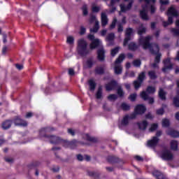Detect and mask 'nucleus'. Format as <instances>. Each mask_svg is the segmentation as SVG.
<instances>
[{"label":"nucleus","mask_w":179,"mask_h":179,"mask_svg":"<svg viewBox=\"0 0 179 179\" xmlns=\"http://www.w3.org/2000/svg\"><path fill=\"white\" fill-rule=\"evenodd\" d=\"M152 37L151 36H147L145 37L141 36L139 38V44L140 45H142L144 50H148V48H149L151 54L156 55L155 62L151 64V66H152V68H159V63L160 62L162 54L159 53V51H160L159 45L156 43H150V40H152Z\"/></svg>","instance_id":"nucleus-1"},{"label":"nucleus","mask_w":179,"mask_h":179,"mask_svg":"<svg viewBox=\"0 0 179 179\" xmlns=\"http://www.w3.org/2000/svg\"><path fill=\"white\" fill-rule=\"evenodd\" d=\"M53 130L54 129L51 127L43 128L40 130V135L41 136H44L45 138H48L50 141V143H53L55 145H57V143H61V145H62V141H65V140L57 136L45 135V134H48V132H51V131H53Z\"/></svg>","instance_id":"nucleus-2"},{"label":"nucleus","mask_w":179,"mask_h":179,"mask_svg":"<svg viewBox=\"0 0 179 179\" xmlns=\"http://www.w3.org/2000/svg\"><path fill=\"white\" fill-rule=\"evenodd\" d=\"M78 52L81 57H87L90 54V50L87 49V43L85 39L78 41Z\"/></svg>","instance_id":"nucleus-3"},{"label":"nucleus","mask_w":179,"mask_h":179,"mask_svg":"<svg viewBox=\"0 0 179 179\" xmlns=\"http://www.w3.org/2000/svg\"><path fill=\"white\" fill-rule=\"evenodd\" d=\"M124 59V54H120L119 57L116 59L114 67L115 75H121L122 73V65H121V62H122Z\"/></svg>","instance_id":"nucleus-4"},{"label":"nucleus","mask_w":179,"mask_h":179,"mask_svg":"<svg viewBox=\"0 0 179 179\" xmlns=\"http://www.w3.org/2000/svg\"><path fill=\"white\" fill-rule=\"evenodd\" d=\"M166 15L168 16V22H163L164 27H167V26L173 24V17H174V16H178V13H177V10H176V8H174V7H171L170 8H169Z\"/></svg>","instance_id":"nucleus-5"},{"label":"nucleus","mask_w":179,"mask_h":179,"mask_svg":"<svg viewBox=\"0 0 179 179\" xmlns=\"http://www.w3.org/2000/svg\"><path fill=\"white\" fill-rule=\"evenodd\" d=\"M162 134L163 132L160 130L157 131L156 133V136H154L152 139L148 141V145L150 148H155V146L157 145V143H159V136H162Z\"/></svg>","instance_id":"nucleus-6"},{"label":"nucleus","mask_w":179,"mask_h":179,"mask_svg":"<svg viewBox=\"0 0 179 179\" xmlns=\"http://www.w3.org/2000/svg\"><path fill=\"white\" fill-rule=\"evenodd\" d=\"M88 38L92 41L90 45V48L91 50H94V48H97V47H99V45L101 44V41H100V39L94 38V35H88Z\"/></svg>","instance_id":"nucleus-7"},{"label":"nucleus","mask_w":179,"mask_h":179,"mask_svg":"<svg viewBox=\"0 0 179 179\" xmlns=\"http://www.w3.org/2000/svg\"><path fill=\"white\" fill-rule=\"evenodd\" d=\"M62 146L64 148H69L70 149H75L80 142L77 141L76 140H73L71 141H68L66 140L62 141Z\"/></svg>","instance_id":"nucleus-8"},{"label":"nucleus","mask_w":179,"mask_h":179,"mask_svg":"<svg viewBox=\"0 0 179 179\" xmlns=\"http://www.w3.org/2000/svg\"><path fill=\"white\" fill-rule=\"evenodd\" d=\"M145 78H146V73L143 71L138 75V80H135L134 83L135 89H139L141 87V85H142V82H143Z\"/></svg>","instance_id":"nucleus-9"},{"label":"nucleus","mask_w":179,"mask_h":179,"mask_svg":"<svg viewBox=\"0 0 179 179\" xmlns=\"http://www.w3.org/2000/svg\"><path fill=\"white\" fill-rule=\"evenodd\" d=\"M132 34H134V29L132 28H127L125 31V37L123 42L124 47L128 44V41H130Z\"/></svg>","instance_id":"nucleus-10"},{"label":"nucleus","mask_w":179,"mask_h":179,"mask_svg":"<svg viewBox=\"0 0 179 179\" xmlns=\"http://www.w3.org/2000/svg\"><path fill=\"white\" fill-rule=\"evenodd\" d=\"M136 118V113H131L130 115H125L122 120V125L127 126L129 124V120H134Z\"/></svg>","instance_id":"nucleus-11"},{"label":"nucleus","mask_w":179,"mask_h":179,"mask_svg":"<svg viewBox=\"0 0 179 179\" xmlns=\"http://www.w3.org/2000/svg\"><path fill=\"white\" fill-rule=\"evenodd\" d=\"M161 157L164 160L171 161L173 160V159H174V155H173L171 151L166 150L162 152Z\"/></svg>","instance_id":"nucleus-12"},{"label":"nucleus","mask_w":179,"mask_h":179,"mask_svg":"<svg viewBox=\"0 0 179 179\" xmlns=\"http://www.w3.org/2000/svg\"><path fill=\"white\" fill-rule=\"evenodd\" d=\"M145 111H146V108L143 105H138L136 106L134 109V113L133 114H136V117L137 115L144 114Z\"/></svg>","instance_id":"nucleus-13"},{"label":"nucleus","mask_w":179,"mask_h":179,"mask_svg":"<svg viewBox=\"0 0 179 179\" xmlns=\"http://www.w3.org/2000/svg\"><path fill=\"white\" fill-rule=\"evenodd\" d=\"M133 3H134V0H130L127 6H125L124 3H121L120 4L121 12H127L128 10H130L131 8H132Z\"/></svg>","instance_id":"nucleus-14"},{"label":"nucleus","mask_w":179,"mask_h":179,"mask_svg":"<svg viewBox=\"0 0 179 179\" xmlns=\"http://www.w3.org/2000/svg\"><path fill=\"white\" fill-rule=\"evenodd\" d=\"M141 97L143 100H148L150 104H153V103H155V99L149 98V95L145 91L141 92Z\"/></svg>","instance_id":"nucleus-15"},{"label":"nucleus","mask_w":179,"mask_h":179,"mask_svg":"<svg viewBox=\"0 0 179 179\" xmlns=\"http://www.w3.org/2000/svg\"><path fill=\"white\" fill-rule=\"evenodd\" d=\"M101 26L105 27L108 24V17H107V14L105 12L101 13Z\"/></svg>","instance_id":"nucleus-16"},{"label":"nucleus","mask_w":179,"mask_h":179,"mask_svg":"<svg viewBox=\"0 0 179 179\" xmlns=\"http://www.w3.org/2000/svg\"><path fill=\"white\" fill-rule=\"evenodd\" d=\"M164 67L162 69L163 72H167L169 69H173V64L170 62V59H166L164 61Z\"/></svg>","instance_id":"nucleus-17"},{"label":"nucleus","mask_w":179,"mask_h":179,"mask_svg":"<svg viewBox=\"0 0 179 179\" xmlns=\"http://www.w3.org/2000/svg\"><path fill=\"white\" fill-rule=\"evenodd\" d=\"M104 54H106V51H104V48H100L97 51V58L99 61H104Z\"/></svg>","instance_id":"nucleus-18"},{"label":"nucleus","mask_w":179,"mask_h":179,"mask_svg":"<svg viewBox=\"0 0 179 179\" xmlns=\"http://www.w3.org/2000/svg\"><path fill=\"white\" fill-rule=\"evenodd\" d=\"M114 38H115V35L114 33H110L107 35L106 41H108L109 45H113L114 44Z\"/></svg>","instance_id":"nucleus-19"},{"label":"nucleus","mask_w":179,"mask_h":179,"mask_svg":"<svg viewBox=\"0 0 179 179\" xmlns=\"http://www.w3.org/2000/svg\"><path fill=\"white\" fill-rule=\"evenodd\" d=\"M15 124L20 127H27V122L20 119V117H17L15 120Z\"/></svg>","instance_id":"nucleus-20"},{"label":"nucleus","mask_w":179,"mask_h":179,"mask_svg":"<svg viewBox=\"0 0 179 179\" xmlns=\"http://www.w3.org/2000/svg\"><path fill=\"white\" fill-rule=\"evenodd\" d=\"M166 134L167 135H169V136H171L172 138H178L179 136V132L173 129H169Z\"/></svg>","instance_id":"nucleus-21"},{"label":"nucleus","mask_w":179,"mask_h":179,"mask_svg":"<svg viewBox=\"0 0 179 179\" xmlns=\"http://www.w3.org/2000/svg\"><path fill=\"white\" fill-rule=\"evenodd\" d=\"M115 86H117V82L115 81H111L110 83L106 85V90L108 92H110V90H113L115 89Z\"/></svg>","instance_id":"nucleus-22"},{"label":"nucleus","mask_w":179,"mask_h":179,"mask_svg":"<svg viewBox=\"0 0 179 179\" xmlns=\"http://www.w3.org/2000/svg\"><path fill=\"white\" fill-rule=\"evenodd\" d=\"M107 161L109 163H118V162H120V158L115 156L110 155L108 157Z\"/></svg>","instance_id":"nucleus-23"},{"label":"nucleus","mask_w":179,"mask_h":179,"mask_svg":"<svg viewBox=\"0 0 179 179\" xmlns=\"http://www.w3.org/2000/svg\"><path fill=\"white\" fill-rule=\"evenodd\" d=\"M152 176H154V177H156L157 179H166V178H164V176L163 175V173H162L159 171H154L152 172Z\"/></svg>","instance_id":"nucleus-24"},{"label":"nucleus","mask_w":179,"mask_h":179,"mask_svg":"<svg viewBox=\"0 0 179 179\" xmlns=\"http://www.w3.org/2000/svg\"><path fill=\"white\" fill-rule=\"evenodd\" d=\"M99 29H100V25L99 21H96V23L93 28H91L90 31V33H97L99 31Z\"/></svg>","instance_id":"nucleus-25"},{"label":"nucleus","mask_w":179,"mask_h":179,"mask_svg":"<svg viewBox=\"0 0 179 179\" xmlns=\"http://www.w3.org/2000/svg\"><path fill=\"white\" fill-rule=\"evenodd\" d=\"M12 127V121L6 120L2 124L3 129H9V128Z\"/></svg>","instance_id":"nucleus-26"},{"label":"nucleus","mask_w":179,"mask_h":179,"mask_svg":"<svg viewBox=\"0 0 179 179\" xmlns=\"http://www.w3.org/2000/svg\"><path fill=\"white\" fill-rule=\"evenodd\" d=\"M139 129H141L142 131H145L146 129V127H148V122L146 120L143 121L142 122L138 123Z\"/></svg>","instance_id":"nucleus-27"},{"label":"nucleus","mask_w":179,"mask_h":179,"mask_svg":"<svg viewBox=\"0 0 179 179\" xmlns=\"http://www.w3.org/2000/svg\"><path fill=\"white\" fill-rule=\"evenodd\" d=\"M145 33H146V27L141 24L138 28V34L142 36V34H145Z\"/></svg>","instance_id":"nucleus-28"},{"label":"nucleus","mask_w":179,"mask_h":179,"mask_svg":"<svg viewBox=\"0 0 179 179\" xmlns=\"http://www.w3.org/2000/svg\"><path fill=\"white\" fill-rule=\"evenodd\" d=\"M104 71H106V66H98L95 69V72L98 75H103V73H104Z\"/></svg>","instance_id":"nucleus-29"},{"label":"nucleus","mask_w":179,"mask_h":179,"mask_svg":"<svg viewBox=\"0 0 179 179\" xmlns=\"http://www.w3.org/2000/svg\"><path fill=\"white\" fill-rule=\"evenodd\" d=\"M171 148L172 150H178V142L176 140L171 141Z\"/></svg>","instance_id":"nucleus-30"},{"label":"nucleus","mask_w":179,"mask_h":179,"mask_svg":"<svg viewBox=\"0 0 179 179\" xmlns=\"http://www.w3.org/2000/svg\"><path fill=\"white\" fill-rule=\"evenodd\" d=\"M148 76L150 79L155 80L157 79V75L156 74V72L155 71H148Z\"/></svg>","instance_id":"nucleus-31"},{"label":"nucleus","mask_w":179,"mask_h":179,"mask_svg":"<svg viewBox=\"0 0 179 179\" xmlns=\"http://www.w3.org/2000/svg\"><path fill=\"white\" fill-rule=\"evenodd\" d=\"M159 97L161 100H166V92L162 88H159Z\"/></svg>","instance_id":"nucleus-32"},{"label":"nucleus","mask_w":179,"mask_h":179,"mask_svg":"<svg viewBox=\"0 0 179 179\" xmlns=\"http://www.w3.org/2000/svg\"><path fill=\"white\" fill-rule=\"evenodd\" d=\"M84 138L87 140L89 141L90 142H94L96 143L97 142V138L94 137L90 136L89 134H85Z\"/></svg>","instance_id":"nucleus-33"},{"label":"nucleus","mask_w":179,"mask_h":179,"mask_svg":"<svg viewBox=\"0 0 179 179\" xmlns=\"http://www.w3.org/2000/svg\"><path fill=\"white\" fill-rule=\"evenodd\" d=\"M89 85H90V89L92 92L94 91V89H96V83L93 80H89Z\"/></svg>","instance_id":"nucleus-34"},{"label":"nucleus","mask_w":179,"mask_h":179,"mask_svg":"<svg viewBox=\"0 0 179 179\" xmlns=\"http://www.w3.org/2000/svg\"><path fill=\"white\" fill-rule=\"evenodd\" d=\"M121 107L124 111H128L131 108V106L127 103H122Z\"/></svg>","instance_id":"nucleus-35"},{"label":"nucleus","mask_w":179,"mask_h":179,"mask_svg":"<svg viewBox=\"0 0 179 179\" xmlns=\"http://www.w3.org/2000/svg\"><path fill=\"white\" fill-rule=\"evenodd\" d=\"M129 50L131 51H135V50H138V45L135 44V43L131 42L129 44Z\"/></svg>","instance_id":"nucleus-36"},{"label":"nucleus","mask_w":179,"mask_h":179,"mask_svg":"<svg viewBox=\"0 0 179 179\" xmlns=\"http://www.w3.org/2000/svg\"><path fill=\"white\" fill-rule=\"evenodd\" d=\"M103 94V88L99 87L96 92V99H101Z\"/></svg>","instance_id":"nucleus-37"},{"label":"nucleus","mask_w":179,"mask_h":179,"mask_svg":"<svg viewBox=\"0 0 179 179\" xmlns=\"http://www.w3.org/2000/svg\"><path fill=\"white\" fill-rule=\"evenodd\" d=\"M159 2L162 5L161 9H162V10H164V7L163 6V5H169V3H170V1H169V0H159Z\"/></svg>","instance_id":"nucleus-38"},{"label":"nucleus","mask_w":179,"mask_h":179,"mask_svg":"<svg viewBox=\"0 0 179 179\" xmlns=\"http://www.w3.org/2000/svg\"><path fill=\"white\" fill-rule=\"evenodd\" d=\"M158 125L157 124L155 123V124H151V127L149 129V131L150 132H155V131L157 130V129L158 128Z\"/></svg>","instance_id":"nucleus-39"},{"label":"nucleus","mask_w":179,"mask_h":179,"mask_svg":"<svg viewBox=\"0 0 179 179\" xmlns=\"http://www.w3.org/2000/svg\"><path fill=\"white\" fill-rule=\"evenodd\" d=\"M89 22L90 24H92V23H94V22L96 24V22H99V20H97V19L96 18V15H91Z\"/></svg>","instance_id":"nucleus-40"},{"label":"nucleus","mask_w":179,"mask_h":179,"mask_svg":"<svg viewBox=\"0 0 179 179\" xmlns=\"http://www.w3.org/2000/svg\"><path fill=\"white\" fill-rule=\"evenodd\" d=\"M170 125V120L169 119H164L162 120V127L167 128Z\"/></svg>","instance_id":"nucleus-41"},{"label":"nucleus","mask_w":179,"mask_h":179,"mask_svg":"<svg viewBox=\"0 0 179 179\" xmlns=\"http://www.w3.org/2000/svg\"><path fill=\"white\" fill-rule=\"evenodd\" d=\"M120 51V47H116L115 48L111 50V55L112 57H115V55L118 54Z\"/></svg>","instance_id":"nucleus-42"},{"label":"nucleus","mask_w":179,"mask_h":179,"mask_svg":"<svg viewBox=\"0 0 179 179\" xmlns=\"http://www.w3.org/2000/svg\"><path fill=\"white\" fill-rule=\"evenodd\" d=\"M93 64H94V62L93 61V59H88L87 61V68H92L93 66Z\"/></svg>","instance_id":"nucleus-43"},{"label":"nucleus","mask_w":179,"mask_h":179,"mask_svg":"<svg viewBox=\"0 0 179 179\" xmlns=\"http://www.w3.org/2000/svg\"><path fill=\"white\" fill-rule=\"evenodd\" d=\"M147 92L150 94H153L155 93V92H156V89L153 87H148L147 88Z\"/></svg>","instance_id":"nucleus-44"},{"label":"nucleus","mask_w":179,"mask_h":179,"mask_svg":"<svg viewBox=\"0 0 179 179\" xmlns=\"http://www.w3.org/2000/svg\"><path fill=\"white\" fill-rule=\"evenodd\" d=\"M115 24H117V19L115 17L109 27L110 30H113V29H115Z\"/></svg>","instance_id":"nucleus-45"},{"label":"nucleus","mask_w":179,"mask_h":179,"mask_svg":"<svg viewBox=\"0 0 179 179\" xmlns=\"http://www.w3.org/2000/svg\"><path fill=\"white\" fill-rule=\"evenodd\" d=\"M124 31V26L120 23L117 24V33H122Z\"/></svg>","instance_id":"nucleus-46"},{"label":"nucleus","mask_w":179,"mask_h":179,"mask_svg":"<svg viewBox=\"0 0 179 179\" xmlns=\"http://www.w3.org/2000/svg\"><path fill=\"white\" fill-rule=\"evenodd\" d=\"M171 33L173 36H179V29L178 28H173L171 29Z\"/></svg>","instance_id":"nucleus-47"},{"label":"nucleus","mask_w":179,"mask_h":179,"mask_svg":"<svg viewBox=\"0 0 179 179\" xmlns=\"http://www.w3.org/2000/svg\"><path fill=\"white\" fill-rule=\"evenodd\" d=\"M108 99L110 101H114V100H117V94H110L108 96Z\"/></svg>","instance_id":"nucleus-48"},{"label":"nucleus","mask_w":179,"mask_h":179,"mask_svg":"<svg viewBox=\"0 0 179 179\" xmlns=\"http://www.w3.org/2000/svg\"><path fill=\"white\" fill-rule=\"evenodd\" d=\"M83 9V13L84 15V16H87L88 12H87V5H84L82 8Z\"/></svg>","instance_id":"nucleus-49"},{"label":"nucleus","mask_w":179,"mask_h":179,"mask_svg":"<svg viewBox=\"0 0 179 179\" xmlns=\"http://www.w3.org/2000/svg\"><path fill=\"white\" fill-rule=\"evenodd\" d=\"M173 104L176 107H179V98L178 97L173 98Z\"/></svg>","instance_id":"nucleus-50"},{"label":"nucleus","mask_w":179,"mask_h":179,"mask_svg":"<svg viewBox=\"0 0 179 179\" xmlns=\"http://www.w3.org/2000/svg\"><path fill=\"white\" fill-rule=\"evenodd\" d=\"M141 60H139V59H136L133 62V65L134 66H137V67L141 66Z\"/></svg>","instance_id":"nucleus-51"},{"label":"nucleus","mask_w":179,"mask_h":179,"mask_svg":"<svg viewBox=\"0 0 179 179\" xmlns=\"http://www.w3.org/2000/svg\"><path fill=\"white\" fill-rule=\"evenodd\" d=\"M67 43L68 44H73L74 39L72 36H68L67 37Z\"/></svg>","instance_id":"nucleus-52"},{"label":"nucleus","mask_w":179,"mask_h":179,"mask_svg":"<svg viewBox=\"0 0 179 179\" xmlns=\"http://www.w3.org/2000/svg\"><path fill=\"white\" fill-rule=\"evenodd\" d=\"M117 94L120 96L122 97L124 96V91H122V89L121 87H119L117 89Z\"/></svg>","instance_id":"nucleus-53"},{"label":"nucleus","mask_w":179,"mask_h":179,"mask_svg":"<svg viewBox=\"0 0 179 179\" xmlns=\"http://www.w3.org/2000/svg\"><path fill=\"white\" fill-rule=\"evenodd\" d=\"M129 100L131 101H135V99H136V94H132L129 97Z\"/></svg>","instance_id":"nucleus-54"},{"label":"nucleus","mask_w":179,"mask_h":179,"mask_svg":"<svg viewBox=\"0 0 179 179\" xmlns=\"http://www.w3.org/2000/svg\"><path fill=\"white\" fill-rule=\"evenodd\" d=\"M157 114H158V115H163V114H164V109L163 108L158 109L157 110Z\"/></svg>","instance_id":"nucleus-55"},{"label":"nucleus","mask_w":179,"mask_h":179,"mask_svg":"<svg viewBox=\"0 0 179 179\" xmlns=\"http://www.w3.org/2000/svg\"><path fill=\"white\" fill-rule=\"evenodd\" d=\"M92 9V11H94V12H99L100 10V7L93 6Z\"/></svg>","instance_id":"nucleus-56"},{"label":"nucleus","mask_w":179,"mask_h":179,"mask_svg":"<svg viewBox=\"0 0 179 179\" xmlns=\"http://www.w3.org/2000/svg\"><path fill=\"white\" fill-rule=\"evenodd\" d=\"M15 68H17L18 71H22V69H23V64H15Z\"/></svg>","instance_id":"nucleus-57"},{"label":"nucleus","mask_w":179,"mask_h":179,"mask_svg":"<svg viewBox=\"0 0 179 179\" xmlns=\"http://www.w3.org/2000/svg\"><path fill=\"white\" fill-rule=\"evenodd\" d=\"M69 75H70V76H73V75H75V70H73V69H69Z\"/></svg>","instance_id":"nucleus-58"},{"label":"nucleus","mask_w":179,"mask_h":179,"mask_svg":"<svg viewBox=\"0 0 179 179\" xmlns=\"http://www.w3.org/2000/svg\"><path fill=\"white\" fill-rule=\"evenodd\" d=\"M134 158L136 159V160H137V162H143V158H142V157L141 156H135Z\"/></svg>","instance_id":"nucleus-59"},{"label":"nucleus","mask_w":179,"mask_h":179,"mask_svg":"<svg viewBox=\"0 0 179 179\" xmlns=\"http://www.w3.org/2000/svg\"><path fill=\"white\" fill-rule=\"evenodd\" d=\"M85 33H86V28H85L84 27H81L80 34L81 35H83Z\"/></svg>","instance_id":"nucleus-60"},{"label":"nucleus","mask_w":179,"mask_h":179,"mask_svg":"<svg viewBox=\"0 0 179 179\" xmlns=\"http://www.w3.org/2000/svg\"><path fill=\"white\" fill-rule=\"evenodd\" d=\"M5 161L7 162V163H12L13 162V158H10V157H6L5 158Z\"/></svg>","instance_id":"nucleus-61"},{"label":"nucleus","mask_w":179,"mask_h":179,"mask_svg":"<svg viewBox=\"0 0 179 179\" xmlns=\"http://www.w3.org/2000/svg\"><path fill=\"white\" fill-rule=\"evenodd\" d=\"M117 2H120V0H111L110 1V6H114Z\"/></svg>","instance_id":"nucleus-62"},{"label":"nucleus","mask_w":179,"mask_h":179,"mask_svg":"<svg viewBox=\"0 0 179 179\" xmlns=\"http://www.w3.org/2000/svg\"><path fill=\"white\" fill-rule=\"evenodd\" d=\"M68 133L70 134V135H72V136H73V135H75V131H73V129H69Z\"/></svg>","instance_id":"nucleus-63"},{"label":"nucleus","mask_w":179,"mask_h":179,"mask_svg":"<svg viewBox=\"0 0 179 179\" xmlns=\"http://www.w3.org/2000/svg\"><path fill=\"white\" fill-rule=\"evenodd\" d=\"M145 118H147V120H152V118H153V115H152L150 113H148L145 115Z\"/></svg>","instance_id":"nucleus-64"}]
</instances>
